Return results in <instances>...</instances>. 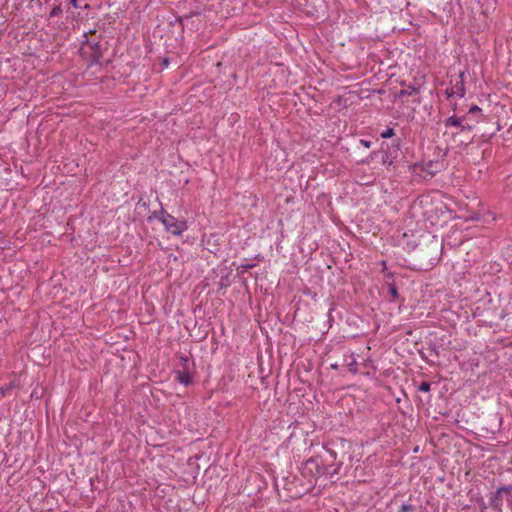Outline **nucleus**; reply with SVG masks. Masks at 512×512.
<instances>
[{"instance_id": "obj_14", "label": "nucleus", "mask_w": 512, "mask_h": 512, "mask_svg": "<svg viewBox=\"0 0 512 512\" xmlns=\"http://www.w3.org/2000/svg\"><path fill=\"white\" fill-rule=\"evenodd\" d=\"M360 144H361L362 146H364L365 148H370V147H371V142H370V141H368V140H365V139H361V140H360Z\"/></svg>"}, {"instance_id": "obj_16", "label": "nucleus", "mask_w": 512, "mask_h": 512, "mask_svg": "<svg viewBox=\"0 0 512 512\" xmlns=\"http://www.w3.org/2000/svg\"><path fill=\"white\" fill-rule=\"evenodd\" d=\"M410 508V505H402L401 510L399 512H408Z\"/></svg>"}, {"instance_id": "obj_3", "label": "nucleus", "mask_w": 512, "mask_h": 512, "mask_svg": "<svg viewBox=\"0 0 512 512\" xmlns=\"http://www.w3.org/2000/svg\"><path fill=\"white\" fill-rule=\"evenodd\" d=\"M80 51L82 55L90 60L91 63H97L102 56V47L99 42L86 40L82 43Z\"/></svg>"}, {"instance_id": "obj_18", "label": "nucleus", "mask_w": 512, "mask_h": 512, "mask_svg": "<svg viewBox=\"0 0 512 512\" xmlns=\"http://www.w3.org/2000/svg\"><path fill=\"white\" fill-rule=\"evenodd\" d=\"M400 144H401V140L400 139H397V140L394 141V145L393 146L395 147L396 151L399 150Z\"/></svg>"}, {"instance_id": "obj_5", "label": "nucleus", "mask_w": 512, "mask_h": 512, "mask_svg": "<svg viewBox=\"0 0 512 512\" xmlns=\"http://www.w3.org/2000/svg\"><path fill=\"white\" fill-rule=\"evenodd\" d=\"M344 364L350 373H358V361L354 353L344 355Z\"/></svg>"}, {"instance_id": "obj_7", "label": "nucleus", "mask_w": 512, "mask_h": 512, "mask_svg": "<svg viewBox=\"0 0 512 512\" xmlns=\"http://www.w3.org/2000/svg\"><path fill=\"white\" fill-rule=\"evenodd\" d=\"M305 467L309 468L310 470L314 468L316 470V473H320V466L315 459H308L305 462Z\"/></svg>"}, {"instance_id": "obj_17", "label": "nucleus", "mask_w": 512, "mask_h": 512, "mask_svg": "<svg viewBox=\"0 0 512 512\" xmlns=\"http://www.w3.org/2000/svg\"><path fill=\"white\" fill-rule=\"evenodd\" d=\"M446 94L448 97L455 95L454 88L446 89Z\"/></svg>"}, {"instance_id": "obj_9", "label": "nucleus", "mask_w": 512, "mask_h": 512, "mask_svg": "<svg viewBox=\"0 0 512 512\" xmlns=\"http://www.w3.org/2000/svg\"><path fill=\"white\" fill-rule=\"evenodd\" d=\"M454 92H455V95L459 98H462L464 97L465 95V89H464V85L463 83L461 82L459 85H456L455 89H454Z\"/></svg>"}, {"instance_id": "obj_4", "label": "nucleus", "mask_w": 512, "mask_h": 512, "mask_svg": "<svg viewBox=\"0 0 512 512\" xmlns=\"http://www.w3.org/2000/svg\"><path fill=\"white\" fill-rule=\"evenodd\" d=\"M511 492H512V486L511 485L499 487L495 491V493L492 494V496L490 498V505L494 509H496L498 511H501L502 506H503V502H504V497H506V501L507 502H512Z\"/></svg>"}, {"instance_id": "obj_1", "label": "nucleus", "mask_w": 512, "mask_h": 512, "mask_svg": "<svg viewBox=\"0 0 512 512\" xmlns=\"http://www.w3.org/2000/svg\"><path fill=\"white\" fill-rule=\"evenodd\" d=\"M153 219L160 221L167 232L176 236H181L188 229L186 221L176 219L162 207L160 210L154 211L147 220L151 222Z\"/></svg>"}, {"instance_id": "obj_2", "label": "nucleus", "mask_w": 512, "mask_h": 512, "mask_svg": "<svg viewBox=\"0 0 512 512\" xmlns=\"http://www.w3.org/2000/svg\"><path fill=\"white\" fill-rule=\"evenodd\" d=\"M175 379L184 386H190L194 382V363L187 357H180V365L174 371Z\"/></svg>"}, {"instance_id": "obj_20", "label": "nucleus", "mask_w": 512, "mask_h": 512, "mask_svg": "<svg viewBox=\"0 0 512 512\" xmlns=\"http://www.w3.org/2000/svg\"><path fill=\"white\" fill-rule=\"evenodd\" d=\"M71 4L74 6V7H77V0H71Z\"/></svg>"}, {"instance_id": "obj_21", "label": "nucleus", "mask_w": 512, "mask_h": 512, "mask_svg": "<svg viewBox=\"0 0 512 512\" xmlns=\"http://www.w3.org/2000/svg\"><path fill=\"white\" fill-rule=\"evenodd\" d=\"M254 266V264H246L244 267L245 268H252Z\"/></svg>"}, {"instance_id": "obj_6", "label": "nucleus", "mask_w": 512, "mask_h": 512, "mask_svg": "<svg viewBox=\"0 0 512 512\" xmlns=\"http://www.w3.org/2000/svg\"><path fill=\"white\" fill-rule=\"evenodd\" d=\"M462 119L456 116H450L445 120L446 127H459L461 126Z\"/></svg>"}, {"instance_id": "obj_19", "label": "nucleus", "mask_w": 512, "mask_h": 512, "mask_svg": "<svg viewBox=\"0 0 512 512\" xmlns=\"http://www.w3.org/2000/svg\"><path fill=\"white\" fill-rule=\"evenodd\" d=\"M330 367L334 370H337L339 368V365L337 363H333L330 365Z\"/></svg>"}, {"instance_id": "obj_15", "label": "nucleus", "mask_w": 512, "mask_h": 512, "mask_svg": "<svg viewBox=\"0 0 512 512\" xmlns=\"http://www.w3.org/2000/svg\"><path fill=\"white\" fill-rule=\"evenodd\" d=\"M480 110L481 109L477 105H473V106L470 107L469 112L470 113H474V112H478Z\"/></svg>"}, {"instance_id": "obj_8", "label": "nucleus", "mask_w": 512, "mask_h": 512, "mask_svg": "<svg viewBox=\"0 0 512 512\" xmlns=\"http://www.w3.org/2000/svg\"><path fill=\"white\" fill-rule=\"evenodd\" d=\"M388 287H389V294L391 295L392 299L397 300L399 298V293H398L396 285L394 283H390L388 285Z\"/></svg>"}, {"instance_id": "obj_11", "label": "nucleus", "mask_w": 512, "mask_h": 512, "mask_svg": "<svg viewBox=\"0 0 512 512\" xmlns=\"http://www.w3.org/2000/svg\"><path fill=\"white\" fill-rule=\"evenodd\" d=\"M62 13V9L60 6H54L49 12V18H54L59 16Z\"/></svg>"}, {"instance_id": "obj_13", "label": "nucleus", "mask_w": 512, "mask_h": 512, "mask_svg": "<svg viewBox=\"0 0 512 512\" xmlns=\"http://www.w3.org/2000/svg\"><path fill=\"white\" fill-rule=\"evenodd\" d=\"M430 383L428 382H422L419 387H418V390L421 391V392H429L430 391Z\"/></svg>"}, {"instance_id": "obj_12", "label": "nucleus", "mask_w": 512, "mask_h": 512, "mask_svg": "<svg viewBox=\"0 0 512 512\" xmlns=\"http://www.w3.org/2000/svg\"><path fill=\"white\" fill-rule=\"evenodd\" d=\"M396 156L394 157H391L390 155H388L387 153L383 156L382 158V164L385 165V166H390L393 164V159L395 158Z\"/></svg>"}, {"instance_id": "obj_10", "label": "nucleus", "mask_w": 512, "mask_h": 512, "mask_svg": "<svg viewBox=\"0 0 512 512\" xmlns=\"http://www.w3.org/2000/svg\"><path fill=\"white\" fill-rule=\"evenodd\" d=\"M394 129L391 128V127H388L386 128L385 130H383L380 134V136L383 138V139H388V138H391L392 136H394Z\"/></svg>"}]
</instances>
